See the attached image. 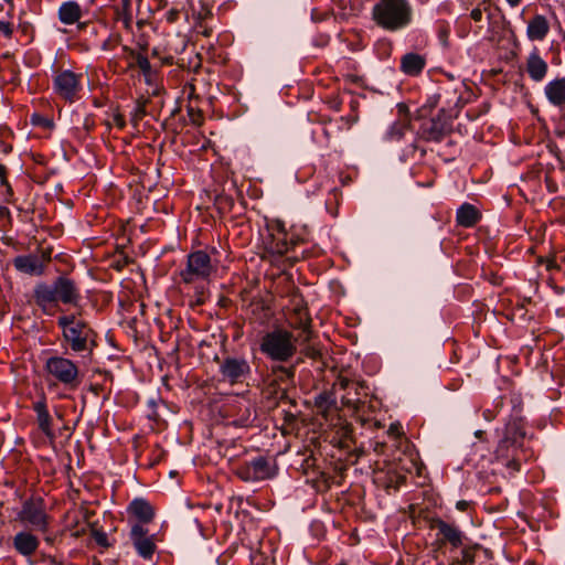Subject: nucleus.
I'll return each mask as SVG.
<instances>
[{
	"mask_svg": "<svg viewBox=\"0 0 565 565\" xmlns=\"http://www.w3.org/2000/svg\"><path fill=\"white\" fill-rule=\"evenodd\" d=\"M33 298L44 313L58 302L76 306L81 300V292L74 280L66 276L57 277L53 284L39 282L33 289Z\"/></svg>",
	"mask_w": 565,
	"mask_h": 565,
	"instance_id": "nucleus-1",
	"label": "nucleus"
},
{
	"mask_svg": "<svg viewBox=\"0 0 565 565\" xmlns=\"http://www.w3.org/2000/svg\"><path fill=\"white\" fill-rule=\"evenodd\" d=\"M372 19L380 28L396 32L412 23L413 9L407 0H380L372 9Z\"/></svg>",
	"mask_w": 565,
	"mask_h": 565,
	"instance_id": "nucleus-2",
	"label": "nucleus"
},
{
	"mask_svg": "<svg viewBox=\"0 0 565 565\" xmlns=\"http://www.w3.org/2000/svg\"><path fill=\"white\" fill-rule=\"evenodd\" d=\"M57 326L62 329L63 340L76 353H92L96 347L95 332L90 326L74 313L57 318Z\"/></svg>",
	"mask_w": 565,
	"mask_h": 565,
	"instance_id": "nucleus-3",
	"label": "nucleus"
},
{
	"mask_svg": "<svg viewBox=\"0 0 565 565\" xmlns=\"http://www.w3.org/2000/svg\"><path fill=\"white\" fill-rule=\"evenodd\" d=\"M524 437L525 431L522 423L516 419L509 422L495 449L497 459L503 460L507 467L519 470L520 458L518 452L523 445Z\"/></svg>",
	"mask_w": 565,
	"mask_h": 565,
	"instance_id": "nucleus-4",
	"label": "nucleus"
},
{
	"mask_svg": "<svg viewBox=\"0 0 565 565\" xmlns=\"http://www.w3.org/2000/svg\"><path fill=\"white\" fill-rule=\"evenodd\" d=\"M259 349L273 361L287 362L297 351L296 339L285 329H275L262 338Z\"/></svg>",
	"mask_w": 565,
	"mask_h": 565,
	"instance_id": "nucleus-5",
	"label": "nucleus"
},
{
	"mask_svg": "<svg viewBox=\"0 0 565 565\" xmlns=\"http://www.w3.org/2000/svg\"><path fill=\"white\" fill-rule=\"evenodd\" d=\"M44 371L54 383H58L68 390H75L82 383L77 363L62 355L55 354L47 358Z\"/></svg>",
	"mask_w": 565,
	"mask_h": 565,
	"instance_id": "nucleus-6",
	"label": "nucleus"
},
{
	"mask_svg": "<svg viewBox=\"0 0 565 565\" xmlns=\"http://www.w3.org/2000/svg\"><path fill=\"white\" fill-rule=\"evenodd\" d=\"M216 270L210 255L204 250H195L186 257L185 267L180 271L181 281L186 285L209 281Z\"/></svg>",
	"mask_w": 565,
	"mask_h": 565,
	"instance_id": "nucleus-7",
	"label": "nucleus"
},
{
	"mask_svg": "<svg viewBox=\"0 0 565 565\" xmlns=\"http://www.w3.org/2000/svg\"><path fill=\"white\" fill-rule=\"evenodd\" d=\"M15 519L21 524L41 533L49 531L52 520L46 513L44 500L40 497H31L23 501Z\"/></svg>",
	"mask_w": 565,
	"mask_h": 565,
	"instance_id": "nucleus-8",
	"label": "nucleus"
},
{
	"mask_svg": "<svg viewBox=\"0 0 565 565\" xmlns=\"http://www.w3.org/2000/svg\"><path fill=\"white\" fill-rule=\"evenodd\" d=\"M83 73L72 70L56 71L52 78V88L54 94L66 103H75L79 99L83 89Z\"/></svg>",
	"mask_w": 565,
	"mask_h": 565,
	"instance_id": "nucleus-9",
	"label": "nucleus"
},
{
	"mask_svg": "<svg viewBox=\"0 0 565 565\" xmlns=\"http://www.w3.org/2000/svg\"><path fill=\"white\" fill-rule=\"evenodd\" d=\"M266 228L268 235L264 244L269 254L282 256L299 242V238L294 233L286 230L284 222L280 220H271Z\"/></svg>",
	"mask_w": 565,
	"mask_h": 565,
	"instance_id": "nucleus-10",
	"label": "nucleus"
},
{
	"mask_svg": "<svg viewBox=\"0 0 565 565\" xmlns=\"http://www.w3.org/2000/svg\"><path fill=\"white\" fill-rule=\"evenodd\" d=\"M275 473V462L263 456L254 458L236 468V476L246 482L270 479Z\"/></svg>",
	"mask_w": 565,
	"mask_h": 565,
	"instance_id": "nucleus-11",
	"label": "nucleus"
},
{
	"mask_svg": "<svg viewBox=\"0 0 565 565\" xmlns=\"http://www.w3.org/2000/svg\"><path fill=\"white\" fill-rule=\"evenodd\" d=\"M222 381L230 384L243 383L250 374V366L246 359L227 356L220 363Z\"/></svg>",
	"mask_w": 565,
	"mask_h": 565,
	"instance_id": "nucleus-12",
	"label": "nucleus"
},
{
	"mask_svg": "<svg viewBox=\"0 0 565 565\" xmlns=\"http://www.w3.org/2000/svg\"><path fill=\"white\" fill-rule=\"evenodd\" d=\"M156 535H149L148 530L140 523L131 525L129 539L137 552V554L143 559H151L156 552Z\"/></svg>",
	"mask_w": 565,
	"mask_h": 565,
	"instance_id": "nucleus-13",
	"label": "nucleus"
},
{
	"mask_svg": "<svg viewBox=\"0 0 565 565\" xmlns=\"http://www.w3.org/2000/svg\"><path fill=\"white\" fill-rule=\"evenodd\" d=\"M50 260V253L43 252L42 255L29 254L17 256L13 259V265L20 273L31 276H41L44 274L46 264Z\"/></svg>",
	"mask_w": 565,
	"mask_h": 565,
	"instance_id": "nucleus-14",
	"label": "nucleus"
},
{
	"mask_svg": "<svg viewBox=\"0 0 565 565\" xmlns=\"http://www.w3.org/2000/svg\"><path fill=\"white\" fill-rule=\"evenodd\" d=\"M288 323L294 329H300L303 334V341H309L311 335V319L309 317L307 307L298 299L292 308L291 313L288 316Z\"/></svg>",
	"mask_w": 565,
	"mask_h": 565,
	"instance_id": "nucleus-15",
	"label": "nucleus"
},
{
	"mask_svg": "<svg viewBox=\"0 0 565 565\" xmlns=\"http://www.w3.org/2000/svg\"><path fill=\"white\" fill-rule=\"evenodd\" d=\"M12 545L17 553L30 558L39 548L40 540L30 531H20L12 537Z\"/></svg>",
	"mask_w": 565,
	"mask_h": 565,
	"instance_id": "nucleus-16",
	"label": "nucleus"
},
{
	"mask_svg": "<svg viewBox=\"0 0 565 565\" xmlns=\"http://www.w3.org/2000/svg\"><path fill=\"white\" fill-rule=\"evenodd\" d=\"M32 408L36 415L39 429L46 437H53V418L49 413L46 397L44 394H42L41 397L33 403Z\"/></svg>",
	"mask_w": 565,
	"mask_h": 565,
	"instance_id": "nucleus-17",
	"label": "nucleus"
},
{
	"mask_svg": "<svg viewBox=\"0 0 565 565\" xmlns=\"http://www.w3.org/2000/svg\"><path fill=\"white\" fill-rule=\"evenodd\" d=\"M548 72V64L540 55L537 49H534L526 58V73L529 77L535 82L541 83L544 81Z\"/></svg>",
	"mask_w": 565,
	"mask_h": 565,
	"instance_id": "nucleus-18",
	"label": "nucleus"
},
{
	"mask_svg": "<svg viewBox=\"0 0 565 565\" xmlns=\"http://www.w3.org/2000/svg\"><path fill=\"white\" fill-rule=\"evenodd\" d=\"M438 536H441L440 543H448L452 548H458L462 545L463 533L455 524L447 523L443 520L435 521Z\"/></svg>",
	"mask_w": 565,
	"mask_h": 565,
	"instance_id": "nucleus-19",
	"label": "nucleus"
},
{
	"mask_svg": "<svg viewBox=\"0 0 565 565\" xmlns=\"http://www.w3.org/2000/svg\"><path fill=\"white\" fill-rule=\"evenodd\" d=\"M544 95L552 106L563 108L565 106V76L547 82L544 86Z\"/></svg>",
	"mask_w": 565,
	"mask_h": 565,
	"instance_id": "nucleus-20",
	"label": "nucleus"
},
{
	"mask_svg": "<svg viewBox=\"0 0 565 565\" xmlns=\"http://www.w3.org/2000/svg\"><path fill=\"white\" fill-rule=\"evenodd\" d=\"M127 511L129 514L135 516L140 523H150L154 518V510L152 505L143 498L134 499Z\"/></svg>",
	"mask_w": 565,
	"mask_h": 565,
	"instance_id": "nucleus-21",
	"label": "nucleus"
},
{
	"mask_svg": "<svg viewBox=\"0 0 565 565\" xmlns=\"http://www.w3.org/2000/svg\"><path fill=\"white\" fill-rule=\"evenodd\" d=\"M550 32V23L544 15L536 14L527 23L526 35L531 41H543Z\"/></svg>",
	"mask_w": 565,
	"mask_h": 565,
	"instance_id": "nucleus-22",
	"label": "nucleus"
},
{
	"mask_svg": "<svg viewBox=\"0 0 565 565\" xmlns=\"http://www.w3.org/2000/svg\"><path fill=\"white\" fill-rule=\"evenodd\" d=\"M425 65V57L418 53H406L401 58V71L409 76H416L420 74Z\"/></svg>",
	"mask_w": 565,
	"mask_h": 565,
	"instance_id": "nucleus-23",
	"label": "nucleus"
},
{
	"mask_svg": "<svg viewBox=\"0 0 565 565\" xmlns=\"http://www.w3.org/2000/svg\"><path fill=\"white\" fill-rule=\"evenodd\" d=\"M481 218L480 212L476 206L469 203H463L456 214L457 223L462 227H472Z\"/></svg>",
	"mask_w": 565,
	"mask_h": 565,
	"instance_id": "nucleus-24",
	"label": "nucleus"
},
{
	"mask_svg": "<svg viewBox=\"0 0 565 565\" xmlns=\"http://www.w3.org/2000/svg\"><path fill=\"white\" fill-rule=\"evenodd\" d=\"M82 18L81 6L73 0L63 2L58 8V19L64 24H74Z\"/></svg>",
	"mask_w": 565,
	"mask_h": 565,
	"instance_id": "nucleus-25",
	"label": "nucleus"
},
{
	"mask_svg": "<svg viewBox=\"0 0 565 565\" xmlns=\"http://www.w3.org/2000/svg\"><path fill=\"white\" fill-rule=\"evenodd\" d=\"M450 130V125L441 118H434L425 130L426 138L433 141H440Z\"/></svg>",
	"mask_w": 565,
	"mask_h": 565,
	"instance_id": "nucleus-26",
	"label": "nucleus"
},
{
	"mask_svg": "<svg viewBox=\"0 0 565 565\" xmlns=\"http://www.w3.org/2000/svg\"><path fill=\"white\" fill-rule=\"evenodd\" d=\"M408 134H411L409 122L406 119L398 120L388 127L384 135V140L391 142L399 141L405 139Z\"/></svg>",
	"mask_w": 565,
	"mask_h": 565,
	"instance_id": "nucleus-27",
	"label": "nucleus"
},
{
	"mask_svg": "<svg viewBox=\"0 0 565 565\" xmlns=\"http://www.w3.org/2000/svg\"><path fill=\"white\" fill-rule=\"evenodd\" d=\"M131 2L132 0H120V4L117 8V19L127 31H132Z\"/></svg>",
	"mask_w": 565,
	"mask_h": 565,
	"instance_id": "nucleus-28",
	"label": "nucleus"
},
{
	"mask_svg": "<svg viewBox=\"0 0 565 565\" xmlns=\"http://www.w3.org/2000/svg\"><path fill=\"white\" fill-rule=\"evenodd\" d=\"M366 386L363 384V388L356 390L351 388L349 392L344 393L342 395V403L343 405L348 407H352L353 409L358 411L359 405L361 403V397L366 396Z\"/></svg>",
	"mask_w": 565,
	"mask_h": 565,
	"instance_id": "nucleus-29",
	"label": "nucleus"
},
{
	"mask_svg": "<svg viewBox=\"0 0 565 565\" xmlns=\"http://www.w3.org/2000/svg\"><path fill=\"white\" fill-rule=\"evenodd\" d=\"M315 405L322 415L335 407V398L331 393L323 392L315 398Z\"/></svg>",
	"mask_w": 565,
	"mask_h": 565,
	"instance_id": "nucleus-30",
	"label": "nucleus"
},
{
	"mask_svg": "<svg viewBox=\"0 0 565 565\" xmlns=\"http://www.w3.org/2000/svg\"><path fill=\"white\" fill-rule=\"evenodd\" d=\"M137 65L139 70L141 71L142 75L146 77V79H150L152 76V67L151 64L146 55L141 53V55H137L136 62H129L128 67H134Z\"/></svg>",
	"mask_w": 565,
	"mask_h": 565,
	"instance_id": "nucleus-31",
	"label": "nucleus"
},
{
	"mask_svg": "<svg viewBox=\"0 0 565 565\" xmlns=\"http://www.w3.org/2000/svg\"><path fill=\"white\" fill-rule=\"evenodd\" d=\"M334 387H339L340 390L344 391L345 393L349 392L351 388H363L362 382H355L353 380H350L344 376H339L337 382L334 383Z\"/></svg>",
	"mask_w": 565,
	"mask_h": 565,
	"instance_id": "nucleus-32",
	"label": "nucleus"
},
{
	"mask_svg": "<svg viewBox=\"0 0 565 565\" xmlns=\"http://www.w3.org/2000/svg\"><path fill=\"white\" fill-rule=\"evenodd\" d=\"M138 1V10H137V22H136V25H137V29L139 31H141L143 29L145 25H147L149 22H148V17L150 14H152V10L151 8L148 6L147 7V10H146V13L142 11V0H137Z\"/></svg>",
	"mask_w": 565,
	"mask_h": 565,
	"instance_id": "nucleus-33",
	"label": "nucleus"
},
{
	"mask_svg": "<svg viewBox=\"0 0 565 565\" xmlns=\"http://www.w3.org/2000/svg\"><path fill=\"white\" fill-rule=\"evenodd\" d=\"M0 184L6 188L7 201L10 202L13 196V190L7 179V167L0 163Z\"/></svg>",
	"mask_w": 565,
	"mask_h": 565,
	"instance_id": "nucleus-34",
	"label": "nucleus"
},
{
	"mask_svg": "<svg viewBox=\"0 0 565 565\" xmlns=\"http://www.w3.org/2000/svg\"><path fill=\"white\" fill-rule=\"evenodd\" d=\"M274 372H280V379L291 380L295 376V367L278 366Z\"/></svg>",
	"mask_w": 565,
	"mask_h": 565,
	"instance_id": "nucleus-35",
	"label": "nucleus"
},
{
	"mask_svg": "<svg viewBox=\"0 0 565 565\" xmlns=\"http://www.w3.org/2000/svg\"><path fill=\"white\" fill-rule=\"evenodd\" d=\"M0 33L6 38H11L13 33V26L9 21L0 19Z\"/></svg>",
	"mask_w": 565,
	"mask_h": 565,
	"instance_id": "nucleus-36",
	"label": "nucleus"
},
{
	"mask_svg": "<svg viewBox=\"0 0 565 565\" xmlns=\"http://www.w3.org/2000/svg\"><path fill=\"white\" fill-rule=\"evenodd\" d=\"M387 435L393 438H398L403 435L402 426L399 423H392L387 429Z\"/></svg>",
	"mask_w": 565,
	"mask_h": 565,
	"instance_id": "nucleus-37",
	"label": "nucleus"
},
{
	"mask_svg": "<svg viewBox=\"0 0 565 565\" xmlns=\"http://www.w3.org/2000/svg\"><path fill=\"white\" fill-rule=\"evenodd\" d=\"M118 43H119V38L118 36H109L108 39H106L103 42L102 50L110 51V50L115 49V46L118 45Z\"/></svg>",
	"mask_w": 565,
	"mask_h": 565,
	"instance_id": "nucleus-38",
	"label": "nucleus"
},
{
	"mask_svg": "<svg viewBox=\"0 0 565 565\" xmlns=\"http://www.w3.org/2000/svg\"><path fill=\"white\" fill-rule=\"evenodd\" d=\"M180 15V10L172 8L166 13V20L168 23H174L178 21Z\"/></svg>",
	"mask_w": 565,
	"mask_h": 565,
	"instance_id": "nucleus-39",
	"label": "nucleus"
},
{
	"mask_svg": "<svg viewBox=\"0 0 565 565\" xmlns=\"http://www.w3.org/2000/svg\"><path fill=\"white\" fill-rule=\"evenodd\" d=\"M122 52H124L125 57L131 60L130 62H136L137 55H141V53L136 52L135 50H132L128 46H122Z\"/></svg>",
	"mask_w": 565,
	"mask_h": 565,
	"instance_id": "nucleus-40",
	"label": "nucleus"
},
{
	"mask_svg": "<svg viewBox=\"0 0 565 565\" xmlns=\"http://www.w3.org/2000/svg\"><path fill=\"white\" fill-rule=\"evenodd\" d=\"M252 413L249 411V407H245V413H243L242 418L237 422V425L239 426H247L252 422Z\"/></svg>",
	"mask_w": 565,
	"mask_h": 565,
	"instance_id": "nucleus-41",
	"label": "nucleus"
},
{
	"mask_svg": "<svg viewBox=\"0 0 565 565\" xmlns=\"http://www.w3.org/2000/svg\"><path fill=\"white\" fill-rule=\"evenodd\" d=\"M111 124L119 129H124L126 126V120L121 114H115L111 118Z\"/></svg>",
	"mask_w": 565,
	"mask_h": 565,
	"instance_id": "nucleus-42",
	"label": "nucleus"
},
{
	"mask_svg": "<svg viewBox=\"0 0 565 565\" xmlns=\"http://www.w3.org/2000/svg\"><path fill=\"white\" fill-rule=\"evenodd\" d=\"M94 539L96 541V543L100 546H108V540H107V535L106 533L104 532H95L94 533Z\"/></svg>",
	"mask_w": 565,
	"mask_h": 565,
	"instance_id": "nucleus-43",
	"label": "nucleus"
},
{
	"mask_svg": "<svg viewBox=\"0 0 565 565\" xmlns=\"http://www.w3.org/2000/svg\"><path fill=\"white\" fill-rule=\"evenodd\" d=\"M305 355L311 359H317L320 356V351L315 347H307L305 349Z\"/></svg>",
	"mask_w": 565,
	"mask_h": 565,
	"instance_id": "nucleus-44",
	"label": "nucleus"
},
{
	"mask_svg": "<svg viewBox=\"0 0 565 565\" xmlns=\"http://www.w3.org/2000/svg\"><path fill=\"white\" fill-rule=\"evenodd\" d=\"M556 132L558 136L565 138V115L559 119V122L556 128Z\"/></svg>",
	"mask_w": 565,
	"mask_h": 565,
	"instance_id": "nucleus-45",
	"label": "nucleus"
},
{
	"mask_svg": "<svg viewBox=\"0 0 565 565\" xmlns=\"http://www.w3.org/2000/svg\"><path fill=\"white\" fill-rule=\"evenodd\" d=\"M470 17L473 21L479 22L482 19V11L479 8H475L470 12Z\"/></svg>",
	"mask_w": 565,
	"mask_h": 565,
	"instance_id": "nucleus-46",
	"label": "nucleus"
},
{
	"mask_svg": "<svg viewBox=\"0 0 565 565\" xmlns=\"http://www.w3.org/2000/svg\"><path fill=\"white\" fill-rule=\"evenodd\" d=\"M10 211L8 207L0 205V220L9 217Z\"/></svg>",
	"mask_w": 565,
	"mask_h": 565,
	"instance_id": "nucleus-47",
	"label": "nucleus"
},
{
	"mask_svg": "<svg viewBox=\"0 0 565 565\" xmlns=\"http://www.w3.org/2000/svg\"><path fill=\"white\" fill-rule=\"evenodd\" d=\"M456 507L459 511H466V509L468 508V502L463 500L458 501Z\"/></svg>",
	"mask_w": 565,
	"mask_h": 565,
	"instance_id": "nucleus-48",
	"label": "nucleus"
},
{
	"mask_svg": "<svg viewBox=\"0 0 565 565\" xmlns=\"http://www.w3.org/2000/svg\"><path fill=\"white\" fill-rule=\"evenodd\" d=\"M142 115V110L141 108H137L136 111H135V115L132 117V121L135 124H137V120L140 118V116Z\"/></svg>",
	"mask_w": 565,
	"mask_h": 565,
	"instance_id": "nucleus-49",
	"label": "nucleus"
},
{
	"mask_svg": "<svg viewBox=\"0 0 565 565\" xmlns=\"http://www.w3.org/2000/svg\"><path fill=\"white\" fill-rule=\"evenodd\" d=\"M522 0H507L510 7L515 8L521 3Z\"/></svg>",
	"mask_w": 565,
	"mask_h": 565,
	"instance_id": "nucleus-50",
	"label": "nucleus"
},
{
	"mask_svg": "<svg viewBox=\"0 0 565 565\" xmlns=\"http://www.w3.org/2000/svg\"><path fill=\"white\" fill-rule=\"evenodd\" d=\"M138 44H139L141 50H146L147 46H148V42L145 39H142V38L139 40Z\"/></svg>",
	"mask_w": 565,
	"mask_h": 565,
	"instance_id": "nucleus-51",
	"label": "nucleus"
},
{
	"mask_svg": "<svg viewBox=\"0 0 565 565\" xmlns=\"http://www.w3.org/2000/svg\"><path fill=\"white\" fill-rule=\"evenodd\" d=\"M417 148L414 143V140L412 141L411 146H409V149L407 150V154L412 153L414 154L416 152Z\"/></svg>",
	"mask_w": 565,
	"mask_h": 565,
	"instance_id": "nucleus-52",
	"label": "nucleus"
},
{
	"mask_svg": "<svg viewBox=\"0 0 565 565\" xmlns=\"http://www.w3.org/2000/svg\"><path fill=\"white\" fill-rule=\"evenodd\" d=\"M49 562L52 564V565H61V563H58L54 557H47Z\"/></svg>",
	"mask_w": 565,
	"mask_h": 565,
	"instance_id": "nucleus-53",
	"label": "nucleus"
},
{
	"mask_svg": "<svg viewBox=\"0 0 565 565\" xmlns=\"http://www.w3.org/2000/svg\"><path fill=\"white\" fill-rule=\"evenodd\" d=\"M447 30L446 29H443L440 30V38H446L447 36Z\"/></svg>",
	"mask_w": 565,
	"mask_h": 565,
	"instance_id": "nucleus-54",
	"label": "nucleus"
},
{
	"mask_svg": "<svg viewBox=\"0 0 565 565\" xmlns=\"http://www.w3.org/2000/svg\"><path fill=\"white\" fill-rule=\"evenodd\" d=\"M164 6H166V1H164V0H160V2H159V7H160V8H162V7H164Z\"/></svg>",
	"mask_w": 565,
	"mask_h": 565,
	"instance_id": "nucleus-55",
	"label": "nucleus"
},
{
	"mask_svg": "<svg viewBox=\"0 0 565 565\" xmlns=\"http://www.w3.org/2000/svg\"><path fill=\"white\" fill-rule=\"evenodd\" d=\"M340 565H345V564H340Z\"/></svg>",
	"mask_w": 565,
	"mask_h": 565,
	"instance_id": "nucleus-56",
	"label": "nucleus"
}]
</instances>
